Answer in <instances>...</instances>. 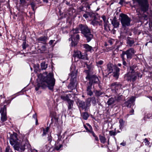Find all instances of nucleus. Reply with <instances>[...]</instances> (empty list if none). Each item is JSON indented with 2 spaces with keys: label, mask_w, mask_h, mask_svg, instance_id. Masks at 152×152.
I'll list each match as a JSON object with an SVG mask.
<instances>
[{
  "label": "nucleus",
  "mask_w": 152,
  "mask_h": 152,
  "mask_svg": "<svg viewBox=\"0 0 152 152\" xmlns=\"http://www.w3.org/2000/svg\"><path fill=\"white\" fill-rule=\"evenodd\" d=\"M39 81L38 82L35 87L36 91H38L40 88H45L47 86L49 89L53 90L55 84V79L53 75L51 73H49L46 76L40 75L38 76Z\"/></svg>",
  "instance_id": "f257e3e1"
},
{
  "label": "nucleus",
  "mask_w": 152,
  "mask_h": 152,
  "mask_svg": "<svg viewBox=\"0 0 152 152\" xmlns=\"http://www.w3.org/2000/svg\"><path fill=\"white\" fill-rule=\"evenodd\" d=\"M134 5L133 7L136 8L137 7L138 8L136 9L137 15H138L139 18L141 19L142 17L141 13L140 10L145 12L148 10L149 4L148 0H132Z\"/></svg>",
  "instance_id": "f03ea898"
},
{
  "label": "nucleus",
  "mask_w": 152,
  "mask_h": 152,
  "mask_svg": "<svg viewBox=\"0 0 152 152\" xmlns=\"http://www.w3.org/2000/svg\"><path fill=\"white\" fill-rule=\"evenodd\" d=\"M79 28L84 36L86 38L87 42H89L93 38V35L91 33L90 29L86 25L79 24Z\"/></svg>",
  "instance_id": "7ed1b4c3"
},
{
  "label": "nucleus",
  "mask_w": 152,
  "mask_h": 152,
  "mask_svg": "<svg viewBox=\"0 0 152 152\" xmlns=\"http://www.w3.org/2000/svg\"><path fill=\"white\" fill-rule=\"evenodd\" d=\"M136 67L134 65L128 68V72L125 75V77L128 81H134L136 79L138 74L135 73L134 69Z\"/></svg>",
  "instance_id": "20e7f679"
},
{
  "label": "nucleus",
  "mask_w": 152,
  "mask_h": 152,
  "mask_svg": "<svg viewBox=\"0 0 152 152\" xmlns=\"http://www.w3.org/2000/svg\"><path fill=\"white\" fill-rule=\"evenodd\" d=\"M85 72L87 73L86 78L88 79L89 81L87 84L91 86L93 84H98L99 87L100 88V82L98 77L96 75H91L88 73V72L87 70H86Z\"/></svg>",
  "instance_id": "39448f33"
},
{
  "label": "nucleus",
  "mask_w": 152,
  "mask_h": 152,
  "mask_svg": "<svg viewBox=\"0 0 152 152\" xmlns=\"http://www.w3.org/2000/svg\"><path fill=\"white\" fill-rule=\"evenodd\" d=\"M120 17L121 18L120 19L121 23L123 27H126L130 26L131 19L126 15L121 13L120 15Z\"/></svg>",
  "instance_id": "423d86ee"
},
{
  "label": "nucleus",
  "mask_w": 152,
  "mask_h": 152,
  "mask_svg": "<svg viewBox=\"0 0 152 152\" xmlns=\"http://www.w3.org/2000/svg\"><path fill=\"white\" fill-rule=\"evenodd\" d=\"M28 142L23 141L20 142H18L12 146L15 150L21 152L24 151L25 149V147L26 145H28Z\"/></svg>",
  "instance_id": "0eeeda50"
},
{
  "label": "nucleus",
  "mask_w": 152,
  "mask_h": 152,
  "mask_svg": "<svg viewBox=\"0 0 152 152\" xmlns=\"http://www.w3.org/2000/svg\"><path fill=\"white\" fill-rule=\"evenodd\" d=\"M135 53V51L133 48H130L126 51H123L121 55L125 57V55L126 56L127 59L132 58L133 56Z\"/></svg>",
  "instance_id": "6e6552de"
},
{
  "label": "nucleus",
  "mask_w": 152,
  "mask_h": 152,
  "mask_svg": "<svg viewBox=\"0 0 152 152\" xmlns=\"http://www.w3.org/2000/svg\"><path fill=\"white\" fill-rule=\"evenodd\" d=\"M17 134L16 133H13L11 134L10 137V144L13 146L18 142V140L17 137Z\"/></svg>",
  "instance_id": "1a4fd4ad"
},
{
  "label": "nucleus",
  "mask_w": 152,
  "mask_h": 152,
  "mask_svg": "<svg viewBox=\"0 0 152 152\" xmlns=\"http://www.w3.org/2000/svg\"><path fill=\"white\" fill-rule=\"evenodd\" d=\"M0 113H1V120L2 122H4L7 120L6 114V105L1 108L0 110Z\"/></svg>",
  "instance_id": "9d476101"
},
{
  "label": "nucleus",
  "mask_w": 152,
  "mask_h": 152,
  "mask_svg": "<svg viewBox=\"0 0 152 152\" xmlns=\"http://www.w3.org/2000/svg\"><path fill=\"white\" fill-rule=\"evenodd\" d=\"M85 13H84L83 16L85 18H87L89 17L91 19H94L96 18V14L92 12H88L86 10Z\"/></svg>",
  "instance_id": "9b49d317"
},
{
  "label": "nucleus",
  "mask_w": 152,
  "mask_h": 152,
  "mask_svg": "<svg viewBox=\"0 0 152 152\" xmlns=\"http://www.w3.org/2000/svg\"><path fill=\"white\" fill-rule=\"evenodd\" d=\"M79 103L80 107H81L83 109H84L85 111H87L88 107L90 106V103L88 102H85L83 101H80Z\"/></svg>",
  "instance_id": "f8f14e48"
},
{
  "label": "nucleus",
  "mask_w": 152,
  "mask_h": 152,
  "mask_svg": "<svg viewBox=\"0 0 152 152\" xmlns=\"http://www.w3.org/2000/svg\"><path fill=\"white\" fill-rule=\"evenodd\" d=\"M73 56L74 58H77L79 59H83L84 58V56L82 55L81 52L77 50H74Z\"/></svg>",
  "instance_id": "ddd939ff"
},
{
  "label": "nucleus",
  "mask_w": 152,
  "mask_h": 152,
  "mask_svg": "<svg viewBox=\"0 0 152 152\" xmlns=\"http://www.w3.org/2000/svg\"><path fill=\"white\" fill-rule=\"evenodd\" d=\"M122 85L119 83L115 82L110 84V87L111 88L115 89V90H118L121 88Z\"/></svg>",
  "instance_id": "4468645a"
},
{
  "label": "nucleus",
  "mask_w": 152,
  "mask_h": 152,
  "mask_svg": "<svg viewBox=\"0 0 152 152\" xmlns=\"http://www.w3.org/2000/svg\"><path fill=\"white\" fill-rule=\"evenodd\" d=\"M72 97V95L71 94H63L61 95L60 96L61 99L64 101H66L67 102L70 100V98Z\"/></svg>",
  "instance_id": "2eb2a0df"
},
{
  "label": "nucleus",
  "mask_w": 152,
  "mask_h": 152,
  "mask_svg": "<svg viewBox=\"0 0 152 152\" xmlns=\"http://www.w3.org/2000/svg\"><path fill=\"white\" fill-rule=\"evenodd\" d=\"M135 98L134 97H132L129 99L125 103V105L128 107H130L132 104H133L135 101Z\"/></svg>",
  "instance_id": "dca6fc26"
},
{
  "label": "nucleus",
  "mask_w": 152,
  "mask_h": 152,
  "mask_svg": "<svg viewBox=\"0 0 152 152\" xmlns=\"http://www.w3.org/2000/svg\"><path fill=\"white\" fill-rule=\"evenodd\" d=\"M76 80L71 79L70 83L68 86L69 89L72 90L76 88Z\"/></svg>",
  "instance_id": "f3484780"
},
{
  "label": "nucleus",
  "mask_w": 152,
  "mask_h": 152,
  "mask_svg": "<svg viewBox=\"0 0 152 152\" xmlns=\"http://www.w3.org/2000/svg\"><path fill=\"white\" fill-rule=\"evenodd\" d=\"M111 23L114 28H117L119 27V22L117 20L115 17L112 19H111Z\"/></svg>",
  "instance_id": "a211bd4d"
},
{
  "label": "nucleus",
  "mask_w": 152,
  "mask_h": 152,
  "mask_svg": "<svg viewBox=\"0 0 152 152\" xmlns=\"http://www.w3.org/2000/svg\"><path fill=\"white\" fill-rule=\"evenodd\" d=\"M80 39V36L79 34H77L76 36L75 39H74V40L73 39H72V46H75L77 44L78 41Z\"/></svg>",
  "instance_id": "6ab92c4d"
},
{
  "label": "nucleus",
  "mask_w": 152,
  "mask_h": 152,
  "mask_svg": "<svg viewBox=\"0 0 152 152\" xmlns=\"http://www.w3.org/2000/svg\"><path fill=\"white\" fill-rule=\"evenodd\" d=\"M87 86L86 88L87 93L88 95L91 96L93 94V92L91 89L92 86L87 84Z\"/></svg>",
  "instance_id": "aec40b11"
},
{
  "label": "nucleus",
  "mask_w": 152,
  "mask_h": 152,
  "mask_svg": "<svg viewBox=\"0 0 152 152\" xmlns=\"http://www.w3.org/2000/svg\"><path fill=\"white\" fill-rule=\"evenodd\" d=\"M48 39V38L47 36H42L39 38L37 39V40L39 41H41L43 43H45L47 40Z\"/></svg>",
  "instance_id": "412c9836"
},
{
  "label": "nucleus",
  "mask_w": 152,
  "mask_h": 152,
  "mask_svg": "<svg viewBox=\"0 0 152 152\" xmlns=\"http://www.w3.org/2000/svg\"><path fill=\"white\" fill-rule=\"evenodd\" d=\"M107 69L106 71H107L108 74H109L113 72V69L112 65L111 64H108L107 65Z\"/></svg>",
  "instance_id": "4be33fe9"
},
{
  "label": "nucleus",
  "mask_w": 152,
  "mask_h": 152,
  "mask_svg": "<svg viewBox=\"0 0 152 152\" xmlns=\"http://www.w3.org/2000/svg\"><path fill=\"white\" fill-rule=\"evenodd\" d=\"M70 74V76L71 80H76L77 73H76L75 70L74 71H72Z\"/></svg>",
  "instance_id": "5701e85b"
},
{
  "label": "nucleus",
  "mask_w": 152,
  "mask_h": 152,
  "mask_svg": "<svg viewBox=\"0 0 152 152\" xmlns=\"http://www.w3.org/2000/svg\"><path fill=\"white\" fill-rule=\"evenodd\" d=\"M83 46L86 50L87 51H91V50H92V47L89 45L87 44H84L83 45Z\"/></svg>",
  "instance_id": "b1692460"
},
{
  "label": "nucleus",
  "mask_w": 152,
  "mask_h": 152,
  "mask_svg": "<svg viewBox=\"0 0 152 152\" xmlns=\"http://www.w3.org/2000/svg\"><path fill=\"white\" fill-rule=\"evenodd\" d=\"M115 99L113 98H111L108 99L107 102V104L108 105H111L115 102Z\"/></svg>",
  "instance_id": "393cba45"
},
{
  "label": "nucleus",
  "mask_w": 152,
  "mask_h": 152,
  "mask_svg": "<svg viewBox=\"0 0 152 152\" xmlns=\"http://www.w3.org/2000/svg\"><path fill=\"white\" fill-rule=\"evenodd\" d=\"M99 140L102 143L104 144L106 142L107 139L105 136L99 135Z\"/></svg>",
  "instance_id": "a878e982"
},
{
  "label": "nucleus",
  "mask_w": 152,
  "mask_h": 152,
  "mask_svg": "<svg viewBox=\"0 0 152 152\" xmlns=\"http://www.w3.org/2000/svg\"><path fill=\"white\" fill-rule=\"evenodd\" d=\"M68 103V110H70L71 109L73 106L74 102L72 100H69L67 102Z\"/></svg>",
  "instance_id": "bb28decb"
},
{
  "label": "nucleus",
  "mask_w": 152,
  "mask_h": 152,
  "mask_svg": "<svg viewBox=\"0 0 152 152\" xmlns=\"http://www.w3.org/2000/svg\"><path fill=\"white\" fill-rule=\"evenodd\" d=\"M102 17L104 23V26L105 28L107 26L108 21L105 16L103 15Z\"/></svg>",
  "instance_id": "cd10ccee"
},
{
  "label": "nucleus",
  "mask_w": 152,
  "mask_h": 152,
  "mask_svg": "<svg viewBox=\"0 0 152 152\" xmlns=\"http://www.w3.org/2000/svg\"><path fill=\"white\" fill-rule=\"evenodd\" d=\"M134 42V40L131 38L128 39L127 42V43L130 47L132 46Z\"/></svg>",
  "instance_id": "c85d7f7f"
},
{
  "label": "nucleus",
  "mask_w": 152,
  "mask_h": 152,
  "mask_svg": "<svg viewBox=\"0 0 152 152\" xmlns=\"http://www.w3.org/2000/svg\"><path fill=\"white\" fill-rule=\"evenodd\" d=\"M82 116L85 120H87L89 117V114L86 112L83 113L82 114Z\"/></svg>",
  "instance_id": "c756f323"
},
{
  "label": "nucleus",
  "mask_w": 152,
  "mask_h": 152,
  "mask_svg": "<svg viewBox=\"0 0 152 152\" xmlns=\"http://www.w3.org/2000/svg\"><path fill=\"white\" fill-rule=\"evenodd\" d=\"M77 10L79 12H83H83H85L86 11L84 8V6H83V5H81L78 7Z\"/></svg>",
  "instance_id": "7c9ffc66"
},
{
  "label": "nucleus",
  "mask_w": 152,
  "mask_h": 152,
  "mask_svg": "<svg viewBox=\"0 0 152 152\" xmlns=\"http://www.w3.org/2000/svg\"><path fill=\"white\" fill-rule=\"evenodd\" d=\"M96 18H96L94 19H91V20H93L92 22H91V24L93 25L94 26H96L97 24H99V25H100L101 24L99 23V22L96 20L95 19Z\"/></svg>",
  "instance_id": "2f4dec72"
},
{
  "label": "nucleus",
  "mask_w": 152,
  "mask_h": 152,
  "mask_svg": "<svg viewBox=\"0 0 152 152\" xmlns=\"http://www.w3.org/2000/svg\"><path fill=\"white\" fill-rule=\"evenodd\" d=\"M121 57L122 58V63L123 65H124L125 66H127V63H126L125 60L126 59L125 58V57L120 55Z\"/></svg>",
  "instance_id": "473e14b6"
},
{
  "label": "nucleus",
  "mask_w": 152,
  "mask_h": 152,
  "mask_svg": "<svg viewBox=\"0 0 152 152\" xmlns=\"http://www.w3.org/2000/svg\"><path fill=\"white\" fill-rule=\"evenodd\" d=\"M41 67L42 70L45 69L47 67V65L45 62H42L41 64Z\"/></svg>",
  "instance_id": "72a5a7b5"
},
{
  "label": "nucleus",
  "mask_w": 152,
  "mask_h": 152,
  "mask_svg": "<svg viewBox=\"0 0 152 152\" xmlns=\"http://www.w3.org/2000/svg\"><path fill=\"white\" fill-rule=\"evenodd\" d=\"M125 121H123L122 119H120L119 121V123L120 124L119 127L120 129L123 128V126L124 124Z\"/></svg>",
  "instance_id": "f704fd0d"
},
{
  "label": "nucleus",
  "mask_w": 152,
  "mask_h": 152,
  "mask_svg": "<svg viewBox=\"0 0 152 152\" xmlns=\"http://www.w3.org/2000/svg\"><path fill=\"white\" fill-rule=\"evenodd\" d=\"M79 30H80V29L78 27V28H76L75 29H73L71 32L74 34L77 33L79 32Z\"/></svg>",
  "instance_id": "c9c22d12"
},
{
  "label": "nucleus",
  "mask_w": 152,
  "mask_h": 152,
  "mask_svg": "<svg viewBox=\"0 0 152 152\" xmlns=\"http://www.w3.org/2000/svg\"><path fill=\"white\" fill-rule=\"evenodd\" d=\"M91 4H89V3L88 2V3H86V4H84L83 5V6H84V8H86V10H87V9H88V10H89L90 9V5Z\"/></svg>",
  "instance_id": "e433bc0d"
},
{
  "label": "nucleus",
  "mask_w": 152,
  "mask_h": 152,
  "mask_svg": "<svg viewBox=\"0 0 152 152\" xmlns=\"http://www.w3.org/2000/svg\"><path fill=\"white\" fill-rule=\"evenodd\" d=\"M95 94L96 96H99L102 94V93L100 91L96 90L95 91Z\"/></svg>",
  "instance_id": "4c0bfd02"
},
{
  "label": "nucleus",
  "mask_w": 152,
  "mask_h": 152,
  "mask_svg": "<svg viewBox=\"0 0 152 152\" xmlns=\"http://www.w3.org/2000/svg\"><path fill=\"white\" fill-rule=\"evenodd\" d=\"M88 100L90 102H91L92 103L95 104L96 103V100L95 97H93L88 99Z\"/></svg>",
  "instance_id": "58836bf2"
},
{
  "label": "nucleus",
  "mask_w": 152,
  "mask_h": 152,
  "mask_svg": "<svg viewBox=\"0 0 152 152\" xmlns=\"http://www.w3.org/2000/svg\"><path fill=\"white\" fill-rule=\"evenodd\" d=\"M22 48L23 49H25L28 46V45L26 44V41L23 42L22 45Z\"/></svg>",
  "instance_id": "ea45409f"
},
{
  "label": "nucleus",
  "mask_w": 152,
  "mask_h": 152,
  "mask_svg": "<svg viewBox=\"0 0 152 152\" xmlns=\"http://www.w3.org/2000/svg\"><path fill=\"white\" fill-rule=\"evenodd\" d=\"M62 146L63 145L61 144L59 146H56L54 147V149L57 151H58Z\"/></svg>",
  "instance_id": "a19ab883"
},
{
  "label": "nucleus",
  "mask_w": 152,
  "mask_h": 152,
  "mask_svg": "<svg viewBox=\"0 0 152 152\" xmlns=\"http://www.w3.org/2000/svg\"><path fill=\"white\" fill-rule=\"evenodd\" d=\"M49 130L48 127H47L45 129H44L43 130V133L42 134L43 136L45 135L48 132Z\"/></svg>",
  "instance_id": "79ce46f5"
},
{
  "label": "nucleus",
  "mask_w": 152,
  "mask_h": 152,
  "mask_svg": "<svg viewBox=\"0 0 152 152\" xmlns=\"http://www.w3.org/2000/svg\"><path fill=\"white\" fill-rule=\"evenodd\" d=\"M30 5L31 6V8L34 11L35 10L34 7L35 5V3L34 1L32 2L30 4Z\"/></svg>",
  "instance_id": "37998d69"
},
{
  "label": "nucleus",
  "mask_w": 152,
  "mask_h": 152,
  "mask_svg": "<svg viewBox=\"0 0 152 152\" xmlns=\"http://www.w3.org/2000/svg\"><path fill=\"white\" fill-rule=\"evenodd\" d=\"M117 134V132H113V131H110L109 132L110 135L111 136H115Z\"/></svg>",
  "instance_id": "c03bdc74"
},
{
  "label": "nucleus",
  "mask_w": 152,
  "mask_h": 152,
  "mask_svg": "<svg viewBox=\"0 0 152 152\" xmlns=\"http://www.w3.org/2000/svg\"><path fill=\"white\" fill-rule=\"evenodd\" d=\"M5 152H13V151L9 146H7L6 148Z\"/></svg>",
  "instance_id": "a18cd8bd"
},
{
  "label": "nucleus",
  "mask_w": 152,
  "mask_h": 152,
  "mask_svg": "<svg viewBox=\"0 0 152 152\" xmlns=\"http://www.w3.org/2000/svg\"><path fill=\"white\" fill-rule=\"evenodd\" d=\"M90 0H80V2L82 3L83 5L85 4L86 3H88V1Z\"/></svg>",
  "instance_id": "49530a36"
},
{
  "label": "nucleus",
  "mask_w": 152,
  "mask_h": 152,
  "mask_svg": "<svg viewBox=\"0 0 152 152\" xmlns=\"http://www.w3.org/2000/svg\"><path fill=\"white\" fill-rule=\"evenodd\" d=\"M113 74V76L114 77L116 78H118L119 75V73L115 72H114Z\"/></svg>",
  "instance_id": "de8ad7c7"
},
{
  "label": "nucleus",
  "mask_w": 152,
  "mask_h": 152,
  "mask_svg": "<svg viewBox=\"0 0 152 152\" xmlns=\"http://www.w3.org/2000/svg\"><path fill=\"white\" fill-rule=\"evenodd\" d=\"M33 117L36 120V124H37V114L35 113V114H34L33 115Z\"/></svg>",
  "instance_id": "09e8293b"
},
{
  "label": "nucleus",
  "mask_w": 152,
  "mask_h": 152,
  "mask_svg": "<svg viewBox=\"0 0 152 152\" xmlns=\"http://www.w3.org/2000/svg\"><path fill=\"white\" fill-rule=\"evenodd\" d=\"M46 48L45 46H42L41 47L40 49L42 51H45L46 50Z\"/></svg>",
  "instance_id": "8fccbe9b"
},
{
  "label": "nucleus",
  "mask_w": 152,
  "mask_h": 152,
  "mask_svg": "<svg viewBox=\"0 0 152 152\" xmlns=\"http://www.w3.org/2000/svg\"><path fill=\"white\" fill-rule=\"evenodd\" d=\"M52 137L51 135L49 136L48 137V139L49 143H50L52 141Z\"/></svg>",
  "instance_id": "3c124183"
},
{
  "label": "nucleus",
  "mask_w": 152,
  "mask_h": 152,
  "mask_svg": "<svg viewBox=\"0 0 152 152\" xmlns=\"http://www.w3.org/2000/svg\"><path fill=\"white\" fill-rule=\"evenodd\" d=\"M88 132L92 134L94 137L96 135L94 132L93 131L92 129L91 130H88Z\"/></svg>",
  "instance_id": "603ef678"
},
{
  "label": "nucleus",
  "mask_w": 152,
  "mask_h": 152,
  "mask_svg": "<svg viewBox=\"0 0 152 152\" xmlns=\"http://www.w3.org/2000/svg\"><path fill=\"white\" fill-rule=\"evenodd\" d=\"M103 61H102V60H100L98 62H97L96 64H97L102 65L103 64Z\"/></svg>",
  "instance_id": "864d4df0"
},
{
  "label": "nucleus",
  "mask_w": 152,
  "mask_h": 152,
  "mask_svg": "<svg viewBox=\"0 0 152 152\" xmlns=\"http://www.w3.org/2000/svg\"><path fill=\"white\" fill-rule=\"evenodd\" d=\"M115 72H118V73H119V71H120V69L119 68H118V67H116L115 68Z\"/></svg>",
  "instance_id": "5fc2aeb1"
},
{
  "label": "nucleus",
  "mask_w": 152,
  "mask_h": 152,
  "mask_svg": "<svg viewBox=\"0 0 152 152\" xmlns=\"http://www.w3.org/2000/svg\"><path fill=\"white\" fill-rule=\"evenodd\" d=\"M134 110L132 109L131 110L129 111V113L130 115L134 114Z\"/></svg>",
  "instance_id": "6e6d98bb"
},
{
  "label": "nucleus",
  "mask_w": 152,
  "mask_h": 152,
  "mask_svg": "<svg viewBox=\"0 0 152 152\" xmlns=\"http://www.w3.org/2000/svg\"><path fill=\"white\" fill-rule=\"evenodd\" d=\"M126 144V142H123L122 143L120 144V145H122L123 146H125Z\"/></svg>",
  "instance_id": "4d7b16f0"
},
{
  "label": "nucleus",
  "mask_w": 152,
  "mask_h": 152,
  "mask_svg": "<svg viewBox=\"0 0 152 152\" xmlns=\"http://www.w3.org/2000/svg\"><path fill=\"white\" fill-rule=\"evenodd\" d=\"M55 41V40H50V42H49V44L50 45H52L53 42Z\"/></svg>",
  "instance_id": "13d9d810"
},
{
  "label": "nucleus",
  "mask_w": 152,
  "mask_h": 152,
  "mask_svg": "<svg viewBox=\"0 0 152 152\" xmlns=\"http://www.w3.org/2000/svg\"><path fill=\"white\" fill-rule=\"evenodd\" d=\"M90 128V129L91 130L92 129V128L91 125H90L89 124L87 123L86 124Z\"/></svg>",
  "instance_id": "bf43d9fd"
},
{
  "label": "nucleus",
  "mask_w": 152,
  "mask_h": 152,
  "mask_svg": "<svg viewBox=\"0 0 152 152\" xmlns=\"http://www.w3.org/2000/svg\"><path fill=\"white\" fill-rule=\"evenodd\" d=\"M94 137L95 138V139L96 141H99V139L98 137L96 136H95Z\"/></svg>",
  "instance_id": "052dcab7"
},
{
  "label": "nucleus",
  "mask_w": 152,
  "mask_h": 152,
  "mask_svg": "<svg viewBox=\"0 0 152 152\" xmlns=\"http://www.w3.org/2000/svg\"><path fill=\"white\" fill-rule=\"evenodd\" d=\"M53 119L55 120L56 122H57L58 121V118L55 117Z\"/></svg>",
  "instance_id": "680f3d73"
},
{
  "label": "nucleus",
  "mask_w": 152,
  "mask_h": 152,
  "mask_svg": "<svg viewBox=\"0 0 152 152\" xmlns=\"http://www.w3.org/2000/svg\"><path fill=\"white\" fill-rule=\"evenodd\" d=\"M121 96H120L118 97L117 100L118 101H119L120 100H121Z\"/></svg>",
  "instance_id": "e2e57ef3"
},
{
  "label": "nucleus",
  "mask_w": 152,
  "mask_h": 152,
  "mask_svg": "<svg viewBox=\"0 0 152 152\" xmlns=\"http://www.w3.org/2000/svg\"><path fill=\"white\" fill-rule=\"evenodd\" d=\"M147 118H150L152 116V115L151 114H148L147 115Z\"/></svg>",
  "instance_id": "0e129e2a"
},
{
  "label": "nucleus",
  "mask_w": 152,
  "mask_h": 152,
  "mask_svg": "<svg viewBox=\"0 0 152 152\" xmlns=\"http://www.w3.org/2000/svg\"><path fill=\"white\" fill-rule=\"evenodd\" d=\"M124 2V0H120V1L119 2V4H122Z\"/></svg>",
  "instance_id": "69168bd1"
},
{
  "label": "nucleus",
  "mask_w": 152,
  "mask_h": 152,
  "mask_svg": "<svg viewBox=\"0 0 152 152\" xmlns=\"http://www.w3.org/2000/svg\"><path fill=\"white\" fill-rule=\"evenodd\" d=\"M20 1L21 3H24L26 1V0H20Z\"/></svg>",
  "instance_id": "338daca9"
},
{
  "label": "nucleus",
  "mask_w": 152,
  "mask_h": 152,
  "mask_svg": "<svg viewBox=\"0 0 152 152\" xmlns=\"http://www.w3.org/2000/svg\"><path fill=\"white\" fill-rule=\"evenodd\" d=\"M84 126L85 128L87 130L88 132V130H91L90 129V130L88 129V128L86 126Z\"/></svg>",
  "instance_id": "774afa93"
}]
</instances>
